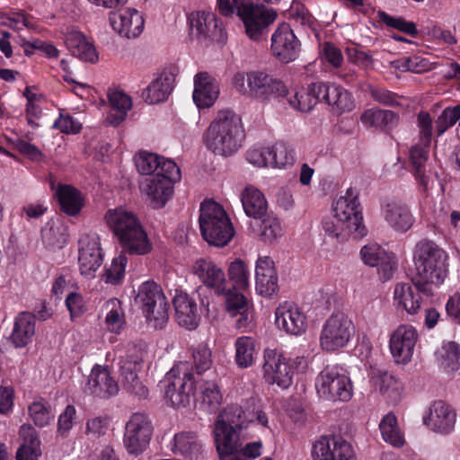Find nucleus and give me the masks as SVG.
Segmentation results:
<instances>
[{
    "mask_svg": "<svg viewBox=\"0 0 460 460\" xmlns=\"http://www.w3.org/2000/svg\"><path fill=\"white\" fill-rule=\"evenodd\" d=\"M416 274L412 283L421 294L432 296L447 275V254L437 243L429 240L417 243L413 255Z\"/></svg>",
    "mask_w": 460,
    "mask_h": 460,
    "instance_id": "1",
    "label": "nucleus"
},
{
    "mask_svg": "<svg viewBox=\"0 0 460 460\" xmlns=\"http://www.w3.org/2000/svg\"><path fill=\"white\" fill-rule=\"evenodd\" d=\"M245 137L241 117L233 111L223 110L206 129L203 142L214 155L229 157L243 147Z\"/></svg>",
    "mask_w": 460,
    "mask_h": 460,
    "instance_id": "2",
    "label": "nucleus"
},
{
    "mask_svg": "<svg viewBox=\"0 0 460 460\" xmlns=\"http://www.w3.org/2000/svg\"><path fill=\"white\" fill-rule=\"evenodd\" d=\"M105 217L121 250L130 255H146L152 251L146 232L132 212L119 208L109 210Z\"/></svg>",
    "mask_w": 460,
    "mask_h": 460,
    "instance_id": "3",
    "label": "nucleus"
},
{
    "mask_svg": "<svg viewBox=\"0 0 460 460\" xmlns=\"http://www.w3.org/2000/svg\"><path fill=\"white\" fill-rule=\"evenodd\" d=\"M218 10L226 16L236 11L247 36L254 40H259L263 31L277 18L274 9L254 4L250 0H218Z\"/></svg>",
    "mask_w": 460,
    "mask_h": 460,
    "instance_id": "4",
    "label": "nucleus"
},
{
    "mask_svg": "<svg viewBox=\"0 0 460 460\" xmlns=\"http://www.w3.org/2000/svg\"><path fill=\"white\" fill-rule=\"evenodd\" d=\"M202 237L217 247L226 245L234 235V229L225 209L213 200L201 203L199 218Z\"/></svg>",
    "mask_w": 460,
    "mask_h": 460,
    "instance_id": "5",
    "label": "nucleus"
},
{
    "mask_svg": "<svg viewBox=\"0 0 460 460\" xmlns=\"http://www.w3.org/2000/svg\"><path fill=\"white\" fill-rule=\"evenodd\" d=\"M420 143L410 150L411 172L423 191L430 188V177L427 173L429 146L433 134V120L429 113L420 111L417 116Z\"/></svg>",
    "mask_w": 460,
    "mask_h": 460,
    "instance_id": "6",
    "label": "nucleus"
},
{
    "mask_svg": "<svg viewBox=\"0 0 460 460\" xmlns=\"http://www.w3.org/2000/svg\"><path fill=\"white\" fill-rule=\"evenodd\" d=\"M194 384V376L186 364L173 367L160 382L166 403L173 408H185L190 405Z\"/></svg>",
    "mask_w": 460,
    "mask_h": 460,
    "instance_id": "7",
    "label": "nucleus"
},
{
    "mask_svg": "<svg viewBox=\"0 0 460 460\" xmlns=\"http://www.w3.org/2000/svg\"><path fill=\"white\" fill-rule=\"evenodd\" d=\"M234 84L240 93H249L261 100L284 96L288 93L287 87L281 81L261 71H252L245 75L236 74Z\"/></svg>",
    "mask_w": 460,
    "mask_h": 460,
    "instance_id": "8",
    "label": "nucleus"
},
{
    "mask_svg": "<svg viewBox=\"0 0 460 460\" xmlns=\"http://www.w3.org/2000/svg\"><path fill=\"white\" fill-rule=\"evenodd\" d=\"M355 332L352 320L343 312H333L323 323L320 333V346L328 352L347 346Z\"/></svg>",
    "mask_w": 460,
    "mask_h": 460,
    "instance_id": "9",
    "label": "nucleus"
},
{
    "mask_svg": "<svg viewBox=\"0 0 460 460\" xmlns=\"http://www.w3.org/2000/svg\"><path fill=\"white\" fill-rule=\"evenodd\" d=\"M146 320L155 328H163L169 319V303L159 285L154 281L143 283L136 298Z\"/></svg>",
    "mask_w": 460,
    "mask_h": 460,
    "instance_id": "10",
    "label": "nucleus"
},
{
    "mask_svg": "<svg viewBox=\"0 0 460 460\" xmlns=\"http://www.w3.org/2000/svg\"><path fill=\"white\" fill-rule=\"evenodd\" d=\"M317 394L328 401H349L353 394L350 378L337 367H326L315 379Z\"/></svg>",
    "mask_w": 460,
    "mask_h": 460,
    "instance_id": "11",
    "label": "nucleus"
},
{
    "mask_svg": "<svg viewBox=\"0 0 460 460\" xmlns=\"http://www.w3.org/2000/svg\"><path fill=\"white\" fill-rule=\"evenodd\" d=\"M165 174H153L140 183L142 193L146 195L155 208H163L173 192V183L180 181L181 170L175 163L165 164Z\"/></svg>",
    "mask_w": 460,
    "mask_h": 460,
    "instance_id": "12",
    "label": "nucleus"
},
{
    "mask_svg": "<svg viewBox=\"0 0 460 460\" xmlns=\"http://www.w3.org/2000/svg\"><path fill=\"white\" fill-rule=\"evenodd\" d=\"M153 426L144 413H133L125 426L123 445L127 452L135 456L143 454L150 444Z\"/></svg>",
    "mask_w": 460,
    "mask_h": 460,
    "instance_id": "13",
    "label": "nucleus"
},
{
    "mask_svg": "<svg viewBox=\"0 0 460 460\" xmlns=\"http://www.w3.org/2000/svg\"><path fill=\"white\" fill-rule=\"evenodd\" d=\"M143 361L144 352L134 347L126 356L120 358L119 363L122 387L138 398H146L148 395L147 387L137 375L142 369Z\"/></svg>",
    "mask_w": 460,
    "mask_h": 460,
    "instance_id": "14",
    "label": "nucleus"
},
{
    "mask_svg": "<svg viewBox=\"0 0 460 460\" xmlns=\"http://www.w3.org/2000/svg\"><path fill=\"white\" fill-rule=\"evenodd\" d=\"M338 219L343 220L354 231V237L359 238L367 234L363 225V216L358 193L352 188L347 190L345 195L337 199L332 207Z\"/></svg>",
    "mask_w": 460,
    "mask_h": 460,
    "instance_id": "15",
    "label": "nucleus"
},
{
    "mask_svg": "<svg viewBox=\"0 0 460 460\" xmlns=\"http://www.w3.org/2000/svg\"><path fill=\"white\" fill-rule=\"evenodd\" d=\"M263 377L269 385L281 389L288 388L293 382V371L286 358L276 349L264 350Z\"/></svg>",
    "mask_w": 460,
    "mask_h": 460,
    "instance_id": "16",
    "label": "nucleus"
},
{
    "mask_svg": "<svg viewBox=\"0 0 460 460\" xmlns=\"http://www.w3.org/2000/svg\"><path fill=\"white\" fill-rule=\"evenodd\" d=\"M78 253L80 273L87 279L94 278L103 261L99 237L96 234H84L79 239Z\"/></svg>",
    "mask_w": 460,
    "mask_h": 460,
    "instance_id": "17",
    "label": "nucleus"
},
{
    "mask_svg": "<svg viewBox=\"0 0 460 460\" xmlns=\"http://www.w3.org/2000/svg\"><path fill=\"white\" fill-rule=\"evenodd\" d=\"M418 337L410 324H401L391 333L389 349L397 364H407L411 359Z\"/></svg>",
    "mask_w": 460,
    "mask_h": 460,
    "instance_id": "18",
    "label": "nucleus"
},
{
    "mask_svg": "<svg viewBox=\"0 0 460 460\" xmlns=\"http://www.w3.org/2000/svg\"><path fill=\"white\" fill-rule=\"evenodd\" d=\"M314 460H356L351 445L341 437H323L312 449Z\"/></svg>",
    "mask_w": 460,
    "mask_h": 460,
    "instance_id": "19",
    "label": "nucleus"
},
{
    "mask_svg": "<svg viewBox=\"0 0 460 460\" xmlns=\"http://www.w3.org/2000/svg\"><path fill=\"white\" fill-rule=\"evenodd\" d=\"M109 22L112 30L119 36L127 39L137 38L144 30V18L135 8H124L109 14Z\"/></svg>",
    "mask_w": 460,
    "mask_h": 460,
    "instance_id": "20",
    "label": "nucleus"
},
{
    "mask_svg": "<svg viewBox=\"0 0 460 460\" xmlns=\"http://www.w3.org/2000/svg\"><path fill=\"white\" fill-rule=\"evenodd\" d=\"M275 323L279 330L295 336L305 333L307 329L305 314L291 302H283L276 308Z\"/></svg>",
    "mask_w": 460,
    "mask_h": 460,
    "instance_id": "21",
    "label": "nucleus"
},
{
    "mask_svg": "<svg viewBox=\"0 0 460 460\" xmlns=\"http://www.w3.org/2000/svg\"><path fill=\"white\" fill-rule=\"evenodd\" d=\"M271 50L273 55L284 63L294 61L298 57L300 41L289 24H280L272 34Z\"/></svg>",
    "mask_w": 460,
    "mask_h": 460,
    "instance_id": "22",
    "label": "nucleus"
},
{
    "mask_svg": "<svg viewBox=\"0 0 460 460\" xmlns=\"http://www.w3.org/2000/svg\"><path fill=\"white\" fill-rule=\"evenodd\" d=\"M193 274L208 288L215 294L221 295L226 291L227 281L223 269L209 258L196 260L191 267Z\"/></svg>",
    "mask_w": 460,
    "mask_h": 460,
    "instance_id": "23",
    "label": "nucleus"
},
{
    "mask_svg": "<svg viewBox=\"0 0 460 460\" xmlns=\"http://www.w3.org/2000/svg\"><path fill=\"white\" fill-rule=\"evenodd\" d=\"M255 288L258 294L271 297L279 290L278 274L270 256H260L255 265Z\"/></svg>",
    "mask_w": 460,
    "mask_h": 460,
    "instance_id": "24",
    "label": "nucleus"
},
{
    "mask_svg": "<svg viewBox=\"0 0 460 460\" xmlns=\"http://www.w3.org/2000/svg\"><path fill=\"white\" fill-rule=\"evenodd\" d=\"M322 101L325 102L334 112L341 114L350 111L354 108L353 98L346 89L337 84H327L321 82V85L314 87Z\"/></svg>",
    "mask_w": 460,
    "mask_h": 460,
    "instance_id": "25",
    "label": "nucleus"
},
{
    "mask_svg": "<svg viewBox=\"0 0 460 460\" xmlns=\"http://www.w3.org/2000/svg\"><path fill=\"white\" fill-rule=\"evenodd\" d=\"M219 94L217 80L207 72H199L194 77L193 101L200 108L214 104Z\"/></svg>",
    "mask_w": 460,
    "mask_h": 460,
    "instance_id": "26",
    "label": "nucleus"
},
{
    "mask_svg": "<svg viewBox=\"0 0 460 460\" xmlns=\"http://www.w3.org/2000/svg\"><path fill=\"white\" fill-rule=\"evenodd\" d=\"M188 20L190 24L191 34L199 40L213 38L221 32V22L211 12H192Z\"/></svg>",
    "mask_w": 460,
    "mask_h": 460,
    "instance_id": "27",
    "label": "nucleus"
},
{
    "mask_svg": "<svg viewBox=\"0 0 460 460\" xmlns=\"http://www.w3.org/2000/svg\"><path fill=\"white\" fill-rule=\"evenodd\" d=\"M86 390L95 396L109 398L118 394L119 385L107 368L95 366L90 374Z\"/></svg>",
    "mask_w": 460,
    "mask_h": 460,
    "instance_id": "28",
    "label": "nucleus"
},
{
    "mask_svg": "<svg viewBox=\"0 0 460 460\" xmlns=\"http://www.w3.org/2000/svg\"><path fill=\"white\" fill-rule=\"evenodd\" d=\"M171 450L175 455L198 459L204 452V445L196 432L182 430L173 436Z\"/></svg>",
    "mask_w": 460,
    "mask_h": 460,
    "instance_id": "29",
    "label": "nucleus"
},
{
    "mask_svg": "<svg viewBox=\"0 0 460 460\" xmlns=\"http://www.w3.org/2000/svg\"><path fill=\"white\" fill-rule=\"evenodd\" d=\"M383 217L385 222L398 232L408 231L414 222L408 206L397 200H392L384 206Z\"/></svg>",
    "mask_w": 460,
    "mask_h": 460,
    "instance_id": "30",
    "label": "nucleus"
},
{
    "mask_svg": "<svg viewBox=\"0 0 460 460\" xmlns=\"http://www.w3.org/2000/svg\"><path fill=\"white\" fill-rule=\"evenodd\" d=\"M172 302L179 325L189 330L196 329L200 317L194 299L185 293H179L175 295Z\"/></svg>",
    "mask_w": 460,
    "mask_h": 460,
    "instance_id": "31",
    "label": "nucleus"
},
{
    "mask_svg": "<svg viewBox=\"0 0 460 460\" xmlns=\"http://www.w3.org/2000/svg\"><path fill=\"white\" fill-rule=\"evenodd\" d=\"M429 425L433 430L447 434L454 429L456 413L450 405L443 401L435 402L430 407Z\"/></svg>",
    "mask_w": 460,
    "mask_h": 460,
    "instance_id": "32",
    "label": "nucleus"
},
{
    "mask_svg": "<svg viewBox=\"0 0 460 460\" xmlns=\"http://www.w3.org/2000/svg\"><path fill=\"white\" fill-rule=\"evenodd\" d=\"M360 121L367 128L389 132L398 126L400 116L390 110L370 108L361 114Z\"/></svg>",
    "mask_w": 460,
    "mask_h": 460,
    "instance_id": "33",
    "label": "nucleus"
},
{
    "mask_svg": "<svg viewBox=\"0 0 460 460\" xmlns=\"http://www.w3.org/2000/svg\"><path fill=\"white\" fill-rule=\"evenodd\" d=\"M420 291L411 283L400 282L394 287V302L397 308L405 310L410 314H415L421 306Z\"/></svg>",
    "mask_w": 460,
    "mask_h": 460,
    "instance_id": "34",
    "label": "nucleus"
},
{
    "mask_svg": "<svg viewBox=\"0 0 460 460\" xmlns=\"http://www.w3.org/2000/svg\"><path fill=\"white\" fill-rule=\"evenodd\" d=\"M240 430L224 421H217L214 427V436L217 451L239 449L242 447Z\"/></svg>",
    "mask_w": 460,
    "mask_h": 460,
    "instance_id": "35",
    "label": "nucleus"
},
{
    "mask_svg": "<svg viewBox=\"0 0 460 460\" xmlns=\"http://www.w3.org/2000/svg\"><path fill=\"white\" fill-rule=\"evenodd\" d=\"M241 201L245 214L253 218L262 217L268 204L263 193L254 186H247L242 192Z\"/></svg>",
    "mask_w": 460,
    "mask_h": 460,
    "instance_id": "36",
    "label": "nucleus"
},
{
    "mask_svg": "<svg viewBox=\"0 0 460 460\" xmlns=\"http://www.w3.org/2000/svg\"><path fill=\"white\" fill-rule=\"evenodd\" d=\"M35 316L30 313H21L14 322L11 339L16 347L26 346L35 334Z\"/></svg>",
    "mask_w": 460,
    "mask_h": 460,
    "instance_id": "37",
    "label": "nucleus"
},
{
    "mask_svg": "<svg viewBox=\"0 0 460 460\" xmlns=\"http://www.w3.org/2000/svg\"><path fill=\"white\" fill-rule=\"evenodd\" d=\"M199 401L203 411L216 412L223 402V394L217 384L203 381L199 386Z\"/></svg>",
    "mask_w": 460,
    "mask_h": 460,
    "instance_id": "38",
    "label": "nucleus"
},
{
    "mask_svg": "<svg viewBox=\"0 0 460 460\" xmlns=\"http://www.w3.org/2000/svg\"><path fill=\"white\" fill-rule=\"evenodd\" d=\"M66 44L74 57L86 62L97 61L98 56L93 45L82 33H70L66 39Z\"/></svg>",
    "mask_w": 460,
    "mask_h": 460,
    "instance_id": "39",
    "label": "nucleus"
},
{
    "mask_svg": "<svg viewBox=\"0 0 460 460\" xmlns=\"http://www.w3.org/2000/svg\"><path fill=\"white\" fill-rule=\"evenodd\" d=\"M56 195L61 209L69 216H75L84 207V198L82 194L70 185H59Z\"/></svg>",
    "mask_w": 460,
    "mask_h": 460,
    "instance_id": "40",
    "label": "nucleus"
},
{
    "mask_svg": "<svg viewBox=\"0 0 460 460\" xmlns=\"http://www.w3.org/2000/svg\"><path fill=\"white\" fill-rule=\"evenodd\" d=\"M172 78L170 75H162L153 81L142 93L144 100L155 104L167 99L172 90Z\"/></svg>",
    "mask_w": 460,
    "mask_h": 460,
    "instance_id": "41",
    "label": "nucleus"
},
{
    "mask_svg": "<svg viewBox=\"0 0 460 460\" xmlns=\"http://www.w3.org/2000/svg\"><path fill=\"white\" fill-rule=\"evenodd\" d=\"M136 166L141 174H165V164L174 163L172 160L165 159L155 154L148 152H140L135 157Z\"/></svg>",
    "mask_w": 460,
    "mask_h": 460,
    "instance_id": "42",
    "label": "nucleus"
},
{
    "mask_svg": "<svg viewBox=\"0 0 460 460\" xmlns=\"http://www.w3.org/2000/svg\"><path fill=\"white\" fill-rule=\"evenodd\" d=\"M217 421H224L226 425H231L239 429L245 427L246 423L252 422L250 409L244 402V405L233 403L227 405L220 415Z\"/></svg>",
    "mask_w": 460,
    "mask_h": 460,
    "instance_id": "43",
    "label": "nucleus"
},
{
    "mask_svg": "<svg viewBox=\"0 0 460 460\" xmlns=\"http://www.w3.org/2000/svg\"><path fill=\"white\" fill-rule=\"evenodd\" d=\"M316 85H321V82L312 83L308 85L306 91L295 93L288 98V103L291 107L302 112L310 111L318 102L322 101L320 93L314 89Z\"/></svg>",
    "mask_w": 460,
    "mask_h": 460,
    "instance_id": "44",
    "label": "nucleus"
},
{
    "mask_svg": "<svg viewBox=\"0 0 460 460\" xmlns=\"http://www.w3.org/2000/svg\"><path fill=\"white\" fill-rule=\"evenodd\" d=\"M110 102L111 111L107 119L110 124L118 126L125 119L128 111L131 109V99L121 92H114L110 94Z\"/></svg>",
    "mask_w": 460,
    "mask_h": 460,
    "instance_id": "45",
    "label": "nucleus"
},
{
    "mask_svg": "<svg viewBox=\"0 0 460 460\" xmlns=\"http://www.w3.org/2000/svg\"><path fill=\"white\" fill-rule=\"evenodd\" d=\"M235 362L238 367L246 368L251 367L256 355L255 341L248 336H241L234 342Z\"/></svg>",
    "mask_w": 460,
    "mask_h": 460,
    "instance_id": "46",
    "label": "nucleus"
},
{
    "mask_svg": "<svg viewBox=\"0 0 460 460\" xmlns=\"http://www.w3.org/2000/svg\"><path fill=\"white\" fill-rule=\"evenodd\" d=\"M102 312L105 314V323L109 331L119 332L125 324L121 302L117 298L109 299L103 305Z\"/></svg>",
    "mask_w": 460,
    "mask_h": 460,
    "instance_id": "47",
    "label": "nucleus"
},
{
    "mask_svg": "<svg viewBox=\"0 0 460 460\" xmlns=\"http://www.w3.org/2000/svg\"><path fill=\"white\" fill-rule=\"evenodd\" d=\"M379 429L385 442L396 447L403 446V434L398 427L396 417L393 413H388L382 419Z\"/></svg>",
    "mask_w": 460,
    "mask_h": 460,
    "instance_id": "48",
    "label": "nucleus"
},
{
    "mask_svg": "<svg viewBox=\"0 0 460 460\" xmlns=\"http://www.w3.org/2000/svg\"><path fill=\"white\" fill-rule=\"evenodd\" d=\"M28 411L33 423L40 428L46 427L54 420L50 404L44 398L35 399L29 405Z\"/></svg>",
    "mask_w": 460,
    "mask_h": 460,
    "instance_id": "49",
    "label": "nucleus"
},
{
    "mask_svg": "<svg viewBox=\"0 0 460 460\" xmlns=\"http://www.w3.org/2000/svg\"><path fill=\"white\" fill-rule=\"evenodd\" d=\"M440 363L448 372L460 374V344L456 341L444 343L438 352Z\"/></svg>",
    "mask_w": 460,
    "mask_h": 460,
    "instance_id": "50",
    "label": "nucleus"
},
{
    "mask_svg": "<svg viewBox=\"0 0 460 460\" xmlns=\"http://www.w3.org/2000/svg\"><path fill=\"white\" fill-rule=\"evenodd\" d=\"M323 230L332 237L341 240L347 239L349 235H354V231L341 219H338L335 213L325 217L322 222Z\"/></svg>",
    "mask_w": 460,
    "mask_h": 460,
    "instance_id": "51",
    "label": "nucleus"
},
{
    "mask_svg": "<svg viewBox=\"0 0 460 460\" xmlns=\"http://www.w3.org/2000/svg\"><path fill=\"white\" fill-rule=\"evenodd\" d=\"M260 224L259 235L266 243H271L283 235V227L279 218L272 214L264 215Z\"/></svg>",
    "mask_w": 460,
    "mask_h": 460,
    "instance_id": "52",
    "label": "nucleus"
},
{
    "mask_svg": "<svg viewBox=\"0 0 460 460\" xmlns=\"http://www.w3.org/2000/svg\"><path fill=\"white\" fill-rule=\"evenodd\" d=\"M127 254H128V252L121 250L120 253L112 260L110 267L105 269L102 278L106 283L118 285L122 281L128 262Z\"/></svg>",
    "mask_w": 460,
    "mask_h": 460,
    "instance_id": "53",
    "label": "nucleus"
},
{
    "mask_svg": "<svg viewBox=\"0 0 460 460\" xmlns=\"http://www.w3.org/2000/svg\"><path fill=\"white\" fill-rule=\"evenodd\" d=\"M239 289L237 287L228 288L226 285V291L220 295L225 296L226 310L231 316H236L240 310L251 305Z\"/></svg>",
    "mask_w": 460,
    "mask_h": 460,
    "instance_id": "54",
    "label": "nucleus"
},
{
    "mask_svg": "<svg viewBox=\"0 0 460 460\" xmlns=\"http://www.w3.org/2000/svg\"><path fill=\"white\" fill-rule=\"evenodd\" d=\"M229 279L234 282L233 287L247 289L250 286V270L248 265L241 259H235L228 267Z\"/></svg>",
    "mask_w": 460,
    "mask_h": 460,
    "instance_id": "55",
    "label": "nucleus"
},
{
    "mask_svg": "<svg viewBox=\"0 0 460 460\" xmlns=\"http://www.w3.org/2000/svg\"><path fill=\"white\" fill-rule=\"evenodd\" d=\"M270 166L285 167L291 165L295 161V153L287 144L283 142L276 143L270 147Z\"/></svg>",
    "mask_w": 460,
    "mask_h": 460,
    "instance_id": "56",
    "label": "nucleus"
},
{
    "mask_svg": "<svg viewBox=\"0 0 460 460\" xmlns=\"http://www.w3.org/2000/svg\"><path fill=\"white\" fill-rule=\"evenodd\" d=\"M457 121H459L460 130V104L443 110L435 122V130L438 136H441Z\"/></svg>",
    "mask_w": 460,
    "mask_h": 460,
    "instance_id": "57",
    "label": "nucleus"
},
{
    "mask_svg": "<svg viewBox=\"0 0 460 460\" xmlns=\"http://www.w3.org/2000/svg\"><path fill=\"white\" fill-rule=\"evenodd\" d=\"M270 146L254 145L245 153L247 162L255 167L270 166Z\"/></svg>",
    "mask_w": 460,
    "mask_h": 460,
    "instance_id": "58",
    "label": "nucleus"
},
{
    "mask_svg": "<svg viewBox=\"0 0 460 460\" xmlns=\"http://www.w3.org/2000/svg\"><path fill=\"white\" fill-rule=\"evenodd\" d=\"M192 358L198 374H202L212 366V352L206 343H199L193 349Z\"/></svg>",
    "mask_w": 460,
    "mask_h": 460,
    "instance_id": "59",
    "label": "nucleus"
},
{
    "mask_svg": "<svg viewBox=\"0 0 460 460\" xmlns=\"http://www.w3.org/2000/svg\"><path fill=\"white\" fill-rule=\"evenodd\" d=\"M371 381L382 394L387 393L391 389L397 390L399 385L397 380L391 374L379 368L371 372Z\"/></svg>",
    "mask_w": 460,
    "mask_h": 460,
    "instance_id": "60",
    "label": "nucleus"
},
{
    "mask_svg": "<svg viewBox=\"0 0 460 460\" xmlns=\"http://www.w3.org/2000/svg\"><path fill=\"white\" fill-rule=\"evenodd\" d=\"M387 252L377 243H368L360 250L363 262L370 267H376L386 258Z\"/></svg>",
    "mask_w": 460,
    "mask_h": 460,
    "instance_id": "61",
    "label": "nucleus"
},
{
    "mask_svg": "<svg viewBox=\"0 0 460 460\" xmlns=\"http://www.w3.org/2000/svg\"><path fill=\"white\" fill-rule=\"evenodd\" d=\"M44 243L50 247H61L66 243V236L63 228L54 223H49L41 231Z\"/></svg>",
    "mask_w": 460,
    "mask_h": 460,
    "instance_id": "62",
    "label": "nucleus"
},
{
    "mask_svg": "<svg viewBox=\"0 0 460 460\" xmlns=\"http://www.w3.org/2000/svg\"><path fill=\"white\" fill-rule=\"evenodd\" d=\"M110 421L106 417H93L86 421L85 434L89 439H97L104 436L109 429Z\"/></svg>",
    "mask_w": 460,
    "mask_h": 460,
    "instance_id": "63",
    "label": "nucleus"
},
{
    "mask_svg": "<svg viewBox=\"0 0 460 460\" xmlns=\"http://www.w3.org/2000/svg\"><path fill=\"white\" fill-rule=\"evenodd\" d=\"M395 67L403 71H411L413 73H422L428 69V63L425 59L418 56L404 58L394 61Z\"/></svg>",
    "mask_w": 460,
    "mask_h": 460,
    "instance_id": "64",
    "label": "nucleus"
}]
</instances>
